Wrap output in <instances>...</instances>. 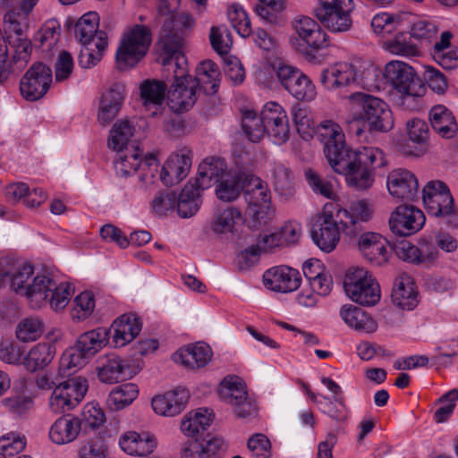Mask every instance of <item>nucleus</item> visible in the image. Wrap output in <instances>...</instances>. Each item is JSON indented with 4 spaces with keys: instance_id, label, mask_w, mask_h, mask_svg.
<instances>
[{
    "instance_id": "nucleus-24",
    "label": "nucleus",
    "mask_w": 458,
    "mask_h": 458,
    "mask_svg": "<svg viewBox=\"0 0 458 458\" xmlns=\"http://www.w3.org/2000/svg\"><path fill=\"white\" fill-rule=\"evenodd\" d=\"M124 99V86L115 82L100 97L98 121L102 125L110 123L117 115Z\"/></svg>"
},
{
    "instance_id": "nucleus-38",
    "label": "nucleus",
    "mask_w": 458,
    "mask_h": 458,
    "mask_svg": "<svg viewBox=\"0 0 458 458\" xmlns=\"http://www.w3.org/2000/svg\"><path fill=\"white\" fill-rule=\"evenodd\" d=\"M225 171L226 164L223 159L211 157L199 164L197 176L200 180L202 187L209 188L213 182H218L225 176Z\"/></svg>"
},
{
    "instance_id": "nucleus-45",
    "label": "nucleus",
    "mask_w": 458,
    "mask_h": 458,
    "mask_svg": "<svg viewBox=\"0 0 458 458\" xmlns=\"http://www.w3.org/2000/svg\"><path fill=\"white\" fill-rule=\"evenodd\" d=\"M211 420V413L208 410L199 409L184 416L181 423V430L187 437H194L200 431H204Z\"/></svg>"
},
{
    "instance_id": "nucleus-35",
    "label": "nucleus",
    "mask_w": 458,
    "mask_h": 458,
    "mask_svg": "<svg viewBox=\"0 0 458 458\" xmlns=\"http://www.w3.org/2000/svg\"><path fill=\"white\" fill-rule=\"evenodd\" d=\"M248 174L244 173H229L221 179L216 185V197L225 202H232L238 199L241 192L246 186L245 182L248 180Z\"/></svg>"
},
{
    "instance_id": "nucleus-64",
    "label": "nucleus",
    "mask_w": 458,
    "mask_h": 458,
    "mask_svg": "<svg viewBox=\"0 0 458 458\" xmlns=\"http://www.w3.org/2000/svg\"><path fill=\"white\" fill-rule=\"evenodd\" d=\"M438 29L437 25L427 20H419L411 28L410 34L413 38L430 42L437 37Z\"/></svg>"
},
{
    "instance_id": "nucleus-37",
    "label": "nucleus",
    "mask_w": 458,
    "mask_h": 458,
    "mask_svg": "<svg viewBox=\"0 0 458 458\" xmlns=\"http://www.w3.org/2000/svg\"><path fill=\"white\" fill-rule=\"evenodd\" d=\"M55 354V346L51 343H39L33 346L24 358L27 370L36 371L47 366Z\"/></svg>"
},
{
    "instance_id": "nucleus-10",
    "label": "nucleus",
    "mask_w": 458,
    "mask_h": 458,
    "mask_svg": "<svg viewBox=\"0 0 458 458\" xmlns=\"http://www.w3.org/2000/svg\"><path fill=\"white\" fill-rule=\"evenodd\" d=\"M276 77L280 85L294 98L300 101H312L317 96L316 87L311 80L300 69L286 64L274 65Z\"/></svg>"
},
{
    "instance_id": "nucleus-36",
    "label": "nucleus",
    "mask_w": 458,
    "mask_h": 458,
    "mask_svg": "<svg viewBox=\"0 0 458 458\" xmlns=\"http://www.w3.org/2000/svg\"><path fill=\"white\" fill-rule=\"evenodd\" d=\"M26 287L23 295L27 297L32 307L38 308L47 303L49 292L55 287V281L47 275L38 274Z\"/></svg>"
},
{
    "instance_id": "nucleus-5",
    "label": "nucleus",
    "mask_w": 458,
    "mask_h": 458,
    "mask_svg": "<svg viewBox=\"0 0 458 458\" xmlns=\"http://www.w3.org/2000/svg\"><path fill=\"white\" fill-rule=\"evenodd\" d=\"M151 42L152 33L148 26L134 24L129 27L116 51L119 67H134L147 55Z\"/></svg>"
},
{
    "instance_id": "nucleus-2",
    "label": "nucleus",
    "mask_w": 458,
    "mask_h": 458,
    "mask_svg": "<svg viewBox=\"0 0 458 458\" xmlns=\"http://www.w3.org/2000/svg\"><path fill=\"white\" fill-rule=\"evenodd\" d=\"M374 76L372 66L360 60L337 62L322 70L320 82L327 90L349 86L369 89L374 87Z\"/></svg>"
},
{
    "instance_id": "nucleus-60",
    "label": "nucleus",
    "mask_w": 458,
    "mask_h": 458,
    "mask_svg": "<svg viewBox=\"0 0 458 458\" xmlns=\"http://www.w3.org/2000/svg\"><path fill=\"white\" fill-rule=\"evenodd\" d=\"M25 446V437L15 433H9L0 437L1 453L6 458L13 457L14 454L21 453L24 450Z\"/></svg>"
},
{
    "instance_id": "nucleus-16",
    "label": "nucleus",
    "mask_w": 458,
    "mask_h": 458,
    "mask_svg": "<svg viewBox=\"0 0 458 458\" xmlns=\"http://www.w3.org/2000/svg\"><path fill=\"white\" fill-rule=\"evenodd\" d=\"M423 212L411 205H400L392 212L389 227L399 236H410L419 232L425 224Z\"/></svg>"
},
{
    "instance_id": "nucleus-41",
    "label": "nucleus",
    "mask_w": 458,
    "mask_h": 458,
    "mask_svg": "<svg viewBox=\"0 0 458 458\" xmlns=\"http://www.w3.org/2000/svg\"><path fill=\"white\" fill-rule=\"evenodd\" d=\"M412 38L411 34H396L393 38L384 42V48L393 55L404 57L420 56V47L412 41Z\"/></svg>"
},
{
    "instance_id": "nucleus-62",
    "label": "nucleus",
    "mask_w": 458,
    "mask_h": 458,
    "mask_svg": "<svg viewBox=\"0 0 458 458\" xmlns=\"http://www.w3.org/2000/svg\"><path fill=\"white\" fill-rule=\"evenodd\" d=\"M73 58L72 55L63 50L59 53L55 64V79L57 82L68 80L73 71Z\"/></svg>"
},
{
    "instance_id": "nucleus-50",
    "label": "nucleus",
    "mask_w": 458,
    "mask_h": 458,
    "mask_svg": "<svg viewBox=\"0 0 458 458\" xmlns=\"http://www.w3.org/2000/svg\"><path fill=\"white\" fill-rule=\"evenodd\" d=\"M166 86L159 81H145L140 86V96L144 105L160 106L165 98Z\"/></svg>"
},
{
    "instance_id": "nucleus-40",
    "label": "nucleus",
    "mask_w": 458,
    "mask_h": 458,
    "mask_svg": "<svg viewBox=\"0 0 458 458\" xmlns=\"http://www.w3.org/2000/svg\"><path fill=\"white\" fill-rule=\"evenodd\" d=\"M108 343V331L106 328L98 327L80 335L76 344L89 357L95 355Z\"/></svg>"
},
{
    "instance_id": "nucleus-25",
    "label": "nucleus",
    "mask_w": 458,
    "mask_h": 458,
    "mask_svg": "<svg viewBox=\"0 0 458 458\" xmlns=\"http://www.w3.org/2000/svg\"><path fill=\"white\" fill-rule=\"evenodd\" d=\"M129 369L130 366L126 360L114 353H110L100 358L97 367L98 377L101 382L114 384L128 378Z\"/></svg>"
},
{
    "instance_id": "nucleus-30",
    "label": "nucleus",
    "mask_w": 458,
    "mask_h": 458,
    "mask_svg": "<svg viewBox=\"0 0 458 458\" xmlns=\"http://www.w3.org/2000/svg\"><path fill=\"white\" fill-rule=\"evenodd\" d=\"M142 324L133 313H126L117 318L112 324L113 340L117 347L131 342L140 332Z\"/></svg>"
},
{
    "instance_id": "nucleus-46",
    "label": "nucleus",
    "mask_w": 458,
    "mask_h": 458,
    "mask_svg": "<svg viewBox=\"0 0 458 458\" xmlns=\"http://www.w3.org/2000/svg\"><path fill=\"white\" fill-rule=\"evenodd\" d=\"M242 219L241 211L233 207L218 209L212 223L214 233L221 234L233 233L235 225Z\"/></svg>"
},
{
    "instance_id": "nucleus-12",
    "label": "nucleus",
    "mask_w": 458,
    "mask_h": 458,
    "mask_svg": "<svg viewBox=\"0 0 458 458\" xmlns=\"http://www.w3.org/2000/svg\"><path fill=\"white\" fill-rule=\"evenodd\" d=\"M201 89L197 80L188 76L184 68L178 67L174 71V81L167 96L171 108L175 112L189 110L195 104L197 94Z\"/></svg>"
},
{
    "instance_id": "nucleus-53",
    "label": "nucleus",
    "mask_w": 458,
    "mask_h": 458,
    "mask_svg": "<svg viewBox=\"0 0 458 458\" xmlns=\"http://www.w3.org/2000/svg\"><path fill=\"white\" fill-rule=\"evenodd\" d=\"M57 386L76 405L82 401L88 391L87 380L81 377H70Z\"/></svg>"
},
{
    "instance_id": "nucleus-9",
    "label": "nucleus",
    "mask_w": 458,
    "mask_h": 458,
    "mask_svg": "<svg viewBox=\"0 0 458 458\" xmlns=\"http://www.w3.org/2000/svg\"><path fill=\"white\" fill-rule=\"evenodd\" d=\"M353 9L352 0H318L313 13L329 30L345 32L352 27L351 13Z\"/></svg>"
},
{
    "instance_id": "nucleus-39",
    "label": "nucleus",
    "mask_w": 458,
    "mask_h": 458,
    "mask_svg": "<svg viewBox=\"0 0 458 458\" xmlns=\"http://www.w3.org/2000/svg\"><path fill=\"white\" fill-rule=\"evenodd\" d=\"M135 384L127 383L114 387L107 396L106 405L111 411H120L130 405L138 396Z\"/></svg>"
},
{
    "instance_id": "nucleus-6",
    "label": "nucleus",
    "mask_w": 458,
    "mask_h": 458,
    "mask_svg": "<svg viewBox=\"0 0 458 458\" xmlns=\"http://www.w3.org/2000/svg\"><path fill=\"white\" fill-rule=\"evenodd\" d=\"M218 394L220 399L233 408L234 415L242 420L258 415V405L248 395L245 383L238 377L229 376L221 382Z\"/></svg>"
},
{
    "instance_id": "nucleus-55",
    "label": "nucleus",
    "mask_w": 458,
    "mask_h": 458,
    "mask_svg": "<svg viewBox=\"0 0 458 458\" xmlns=\"http://www.w3.org/2000/svg\"><path fill=\"white\" fill-rule=\"evenodd\" d=\"M89 358L76 344L74 347L64 352L60 360V369L63 370L73 369L75 371L84 367Z\"/></svg>"
},
{
    "instance_id": "nucleus-27",
    "label": "nucleus",
    "mask_w": 458,
    "mask_h": 458,
    "mask_svg": "<svg viewBox=\"0 0 458 458\" xmlns=\"http://www.w3.org/2000/svg\"><path fill=\"white\" fill-rule=\"evenodd\" d=\"M122 450L130 455L146 456L157 447V439L148 432L128 431L119 438Z\"/></svg>"
},
{
    "instance_id": "nucleus-33",
    "label": "nucleus",
    "mask_w": 458,
    "mask_h": 458,
    "mask_svg": "<svg viewBox=\"0 0 458 458\" xmlns=\"http://www.w3.org/2000/svg\"><path fill=\"white\" fill-rule=\"evenodd\" d=\"M81 428V420L77 417L63 416L57 419L49 429V437L56 445L74 441Z\"/></svg>"
},
{
    "instance_id": "nucleus-17",
    "label": "nucleus",
    "mask_w": 458,
    "mask_h": 458,
    "mask_svg": "<svg viewBox=\"0 0 458 458\" xmlns=\"http://www.w3.org/2000/svg\"><path fill=\"white\" fill-rule=\"evenodd\" d=\"M267 133L276 144H283L289 139L288 117L284 109L276 102L267 103L261 111Z\"/></svg>"
},
{
    "instance_id": "nucleus-23",
    "label": "nucleus",
    "mask_w": 458,
    "mask_h": 458,
    "mask_svg": "<svg viewBox=\"0 0 458 458\" xmlns=\"http://www.w3.org/2000/svg\"><path fill=\"white\" fill-rule=\"evenodd\" d=\"M356 240L357 246L362 256L376 266H382L388 260V250L386 240L378 233L372 232L360 233Z\"/></svg>"
},
{
    "instance_id": "nucleus-56",
    "label": "nucleus",
    "mask_w": 458,
    "mask_h": 458,
    "mask_svg": "<svg viewBox=\"0 0 458 458\" xmlns=\"http://www.w3.org/2000/svg\"><path fill=\"white\" fill-rule=\"evenodd\" d=\"M228 19L232 26L243 38L251 32L250 21L242 7L233 4L228 10Z\"/></svg>"
},
{
    "instance_id": "nucleus-29",
    "label": "nucleus",
    "mask_w": 458,
    "mask_h": 458,
    "mask_svg": "<svg viewBox=\"0 0 458 458\" xmlns=\"http://www.w3.org/2000/svg\"><path fill=\"white\" fill-rule=\"evenodd\" d=\"M433 131L441 138L453 139L458 132V124L453 112L444 105H436L428 113Z\"/></svg>"
},
{
    "instance_id": "nucleus-7",
    "label": "nucleus",
    "mask_w": 458,
    "mask_h": 458,
    "mask_svg": "<svg viewBox=\"0 0 458 458\" xmlns=\"http://www.w3.org/2000/svg\"><path fill=\"white\" fill-rule=\"evenodd\" d=\"M344 287L349 298L363 306H373L380 299L377 282L364 268L349 270L344 281Z\"/></svg>"
},
{
    "instance_id": "nucleus-19",
    "label": "nucleus",
    "mask_w": 458,
    "mask_h": 458,
    "mask_svg": "<svg viewBox=\"0 0 458 458\" xmlns=\"http://www.w3.org/2000/svg\"><path fill=\"white\" fill-rule=\"evenodd\" d=\"M372 214V209L364 200L353 202L350 210L345 208L338 209L336 217L342 225L343 233L349 239L355 238L363 228L360 222L368 221Z\"/></svg>"
},
{
    "instance_id": "nucleus-22",
    "label": "nucleus",
    "mask_w": 458,
    "mask_h": 458,
    "mask_svg": "<svg viewBox=\"0 0 458 458\" xmlns=\"http://www.w3.org/2000/svg\"><path fill=\"white\" fill-rule=\"evenodd\" d=\"M190 153L189 149L182 148L169 156L159 175L165 185L177 184L187 176L191 165Z\"/></svg>"
},
{
    "instance_id": "nucleus-26",
    "label": "nucleus",
    "mask_w": 458,
    "mask_h": 458,
    "mask_svg": "<svg viewBox=\"0 0 458 458\" xmlns=\"http://www.w3.org/2000/svg\"><path fill=\"white\" fill-rule=\"evenodd\" d=\"M189 400V392L184 388L168 391L152 399V407L156 413L163 416H175L181 413Z\"/></svg>"
},
{
    "instance_id": "nucleus-52",
    "label": "nucleus",
    "mask_w": 458,
    "mask_h": 458,
    "mask_svg": "<svg viewBox=\"0 0 458 458\" xmlns=\"http://www.w3.org/2000/svg\"><path fill=\"white\" fill-rule=\"evenodd\" d=\"M43 333V324L38 318H26L16 327L17 338L24 343L35 341Z\"/></svg>"
},
{
    "instance_id": "nucleus-57",
    "label": "nucleus",
    "mask_w": 458,
    "mask_h": 458,
    "mask_svg": "<svg viewBox=\"0 0 458 458\" xmlns=\"http://www.w3.org/2000/svg\"><path fill=\"white\" fill-rule=\"evenodd\" d=\"M72 294L73 290L69 284L62 283L57 285L55 283V287L49 292L50 298H47V302L55 310H59L67 306Z\"/></svg>"
},
{
    "instance_id": "nucleus-58",
    "label": "nucleus",
    "mask_w": 458,
    "mask_h": 458,
    "mask_svg": "<svg viewBox=\"0 0 458 458\" xmlns=\"http://www.w3.org/2000/svg\"><path fill=\"white\" fill-rule=\"evenodd\" d=\"M177 200V194L172 191L159 192L152 201V210L159 216H165L174 209Z\"/></svg>"
},
{
    "instance_id": "nucleus-43",
    "label": "nucleus",
    "mask_w": 458,
    "mask_h": 458,
    "mask_svg": "<svg viewBox=\"0 0 458 458\" xmlns=\"http://www.w3.org/2000/svg\"><path fill=\"white\" fill-rule=\"evenodd\" d=\"M3 280L10 281L11 288L19 294L23 295L27 285L30 284L31 279L35 277L34 268L30 264H22L13 269L1 273Z\"/></svg>"
},
{
    "instance_id": "nucleus-3",
    "label": "nucleus",
    "mask_w": 458,
    "mask_h": 458,
    "mask_svg": "<svg viewBox=\"0 0 458 458\" xmlns=\"http://www.w3.org/2000/svg\"><path fill=\"white\" fill-rule=\"evenodd\" d=\"M117 157L114 161V169L117 175L127 177L140 169L139 181L141 188H147L154 183L155 174L157 172V160L153 154L147 155L142 159L143 151L138 144L123 149H116Z\"/></svg>"
},
{
    "instance_id": "nucleus-54",
    "label": "nucleus",
    "mask_w": 458,
    "mask_h": 458,
    "mask_svg": "<svg viewBox=\"0 0 458 458\" xmlns=\"http://www.w3.org/2000/svg\"><path fill=\"white\" fill-rule=\"evenodd\" d=\"M209 38L212 48L218 55H224L230 51L233 39L231 32L225 27H212Z\"/></svg>"
},
{
    "instance_id": "nucleus-59",
    "label": "nucleus",
    "mask_w": 458,
    "mask_h": 458,
    "mask_svg": "<svg viewBox=\"0 0 458 458\" xmlns=\"http://www.w3.org/2000/svg\"><path fill=\"white\" fill-rule=\"evenodd\" d=\"M417 248L418 266L430 267L437 263L439 256V251L434 243L429 242L428 241L426 240H422L419 242Z\"/></svg>"
},
{
    "instance_id": "nucleus-1",
    "label": "nucleus",
    "mask_w": 458,
    "mask_h": 458,
    "mask_svg": "<svg viewBox=\"0 0 458 458\" xmlns=\"http://www.w3.org/2000/svg\"><path fill=\"white\" fill-rule=\"evenodd\" d=\"M385 165L383 152L372 147H364L360 150H351L331 167L345 177L347 184L358 191L370 188L374 182V171Z\"/></svg>"
},
{
    "instance_id": "nucleus-13",
    "label": "nucleus",
    "mask_w": 458,
    "mask_h": 458,
    "mask_svg": "<svg viewBox=\"0 0 458 458\" xmlns=\"http://www.w3.org/2000/svg\"><path fill=\"white\" fill-rule=\"evenodd\" d=\"M52 81L53 72L51 68L41 62H37L21 77L20 81L21 94L26 100H38L47 94Z\"/></svg>"
},
{
    "instance_id": "nucleus-20",
    "label": "nucleus",
    "mask_w": 458,
    "mask_h": 458,
    "mask_svg": "<svg viewBox=\"0 0 458 458\" xmlns=\"http://www.w3.org/2000/svg\"><path fill=\"white\" fill-rule=\"evenodd\" d=\"M98 18L96 13L84 14L75 24L74 34L83 46H94L99 52L107 47V36L98 31Z\"/></svg>"
},
{
    "instance_id": "nucleus-4",
    "label": "nucleus",
    "mask_w": 458,
    "mask_h": 458,
    "mask_svg": "<svg viewBox=\"0 0 458 458\" xmlns=\"http://www.w3.org/2000/svg\"><path fill=\"white\" fill-rule=\"evenodd\" d=\"M243 197L247 203V212L251 217L253 227L267 225L275 216L271 202V191L267 182L248 174Z\"/></svg>"
},
{
    "instance_id": "nucleus-47",
    "label": "nucleus",
    "mask_w": 458,
    "mask_h": 458,
    "mask_svg": "<svg viewBox=\"0 0 458 458\" xmlns=\"http://www.w3.org/2000/svg\"><path fill=\"white\" fill-rule=\"evenodd\" d=\"M198 85L206 92L215 93L216 91L217 84L216 82L219 74L217 66L211 60L202 61L196 68Z\"/></svg>"
},
{
    "instance_id": "nucleus-34",
    "label": "nucleus",
    "mask_w": 458,
    "mask_h": 458,
    "mask_svg": "<svg viewBox=\"0 0 458 458\" xmlns=\"http://www.w3.org/2000/svg\"><path fill=\"white\" fill-rule=\"evenodd\" d=\"M273 186L281 201L288 202L296 194L294 175L291 168L282 163H275L272 168Z\"/></svg>"
},
{
    "instance_id": "nucleus-28",
    "label": "nucleus",
    "mask_w": 458,
    "mask_h": 458,
    "mask_svg": "<svg viewBox=\"0 0 458 458\" xmlns=\"http://www.w3.org/2000/svg\"><path fill=\"white\" fill-rule=\"evenodd\" d=\"M339 315L346 326L361 334H372L377 329L374 318L361 308L352 304L341 307Z\"/></svg>"
},
{
    "instance_id": "nucleus-31",
    "label": "nucleus",
    "mask_w": 458,
    "mask_h": 458,
    "mask_svg": "<svg viewBox=\"0 0 458 458\" xmlns=\"http://www.w3.org/2000/svg\"><path fill=\"white\" fill-rule=\"evenodd\" d=\"M211 348L204 344L198 343L182 348L174 354V360L187 369L202 368L211 360Z\"/></svg>"
},
{
    "instance_id": "nucleus-11",
    "label": "nucleus",
    "mask_w": 458,
    "mask_h": 458,
    "mask_svg": "<svg viewBox=\"0 0 458 458\" xmlns=\"http://www.w3.org/2000/svg\"><path fill=\"white\" fill-rule=\"evenodd\" d=\"M385 77L403 96L404 101L422 96L424 88L415 80L413 68L402 61H391L385 67Z\"/></svg>"
},
{
    "instance_id": "nucleus-49",
    "label": "nucleus",
    "mask_w": 458,
    "mask_h": 458,
    "mask_svg": "<svg viewBox=\"0 0 458 458\" xmlns=\"http://www.w3.org/2000/svg\"><path fill=\"white\" fill-rule=\"evenodd\" d=\"M304 176L310 188L316 194H319L327 199H335L336 193L333 184L323 178L318 172L311 168L304 171Z\"/></svg>"
},
{
    "instance_id": "nucleus-8",
    "label": "nucleus",
    "mask_w": 458,
    "mask_h": 458,
    "mask_svg": "<svg viewBox=\"0 0 458 458\" xmlns=\"http://www.w3.org/2000/svg\"><path fill=\"white\" fill-rule=\"evenodd\" d=\"M349 98L360 108V117L365 120L370 131H387L394 126L392 112L386 102L378 98L355 92Z\"/></svg>"
},
{
    "instance_id": "nucleus-14",
    "label": "nucleus",
    "mask_w": 458,
    "mask_h": 458,
    "mask_svg": "<svg viewBox=\"0 0 458 458\" xmlns=\"http://www.w3.org/2000/svg\"><path fill=\"white\" fill-rule=\"evenodd\" d=\"M342 225L331 213L323 211L317 215L311 225V238L323 251L334 250L340 240Z\"/></svg>"
},
{
    "instance_id": "nucleus-61",
    "label": "nucleus",
    "mask_w": 458,
    "mask_h": 458,
    "mask_svg": "<svg viewBox=\"0 0 458 458\" xmlns=\"http://www.w3.org/2000/svg\"><path fill=\"white\" fill-rule=\"evenodd\" d=\"M424 80L428 88L438 95L445 93L448 84L445 75L438 69L427 66L424 72Z\"/></svg>"
},
{
    "instance_id": "nucleus-15",
    "label": "nucleus",
    "mask_w": 458,
    "mask_h": 458,
    "mask_svg": "<svg viewBox=\"0 0 458 458\" xmlns=\"http://www.w3.org/2000/svg\"><path fill=\"white\" fill-rule=\"evenodd\" d=\"M317 137L324 145V153L330 165L352 150L345 145L342 128L332 120L323 121L318 125Z\"/></svg>"
},
{
    "instance_id": "nucleus-51",
    "label": "nucleus",
    "mask_w": 458,
    "mask_h": 458,
    "mask_svg": "<svg viewBox=\"0 0 458 458\" xmlns=\"http://www.w3.org/2000/svg\"><path fill=\"white\" fill-rule=\"evenodd\" d=\"M432 200H426V208L428 213L435 216H450L454 209V199L446 189L441 194L435 195Z\"/></svg>"
},
{
    "instance_id": "nucleus-32",
    "label": "nucleus",
    "mask_w": 458,
    "mask_h": 458,
    "mask_svg": "<svg viewBox=\"0 0 458 458\" xmlns=\"http://www.w3.org/2000/svg\"><path fill=\"white\" fill-rule=\"evenodd\" d=\"M391 299L394 305L402 310H411L418 305V292L410 276L401 275L395 280Z\"/></svg>"
},
{
    "instance_id": "nucleus-63",
    "label": "nucleus",
    "mask_w": 458,
    "mask_h": 458,
    "mask_svg": "<svg viewBox=\"0 0 458 458\" xmlns=\"http://www.w3.org/2000/svg\"><path fill=\"white\" fill-rule=\"evenodd\" d=\"M247 445L254 458L271 457V443L264 434L253 435L249 438Z\"/></svg>"
},
{
    "instance_id": "nucleus-21",
    "label": "nucleus",
    "mask_w": 458,
    "mask_h": 458,
    "mask_svg": "<svg viewBox=\"0 0 458 458\" xmlns=\"http://www.w3.org/2000/svg\"><path fill=\"white\" fill-rule=\"evenodd\" d=\"M267 288L279 293H291L299 288L301 277L298 270L287 266L274 267L263 275Z\"/></svg>"
},
{
    "instance_id": "nucleus-44",
    "label": "nucleus",
    "mask_w": 458,
    "mask_h": 458,
    "mask_svg": "<svg viewBox=\"0 0 458 458\" xmlns=\"http://www.w3.org/2000/svg\"><path fill=\"white\" fill-rule=\"evenodd\" d=\"M134 133V127L128 120H122L115 123L110 131L108 147L114 150L131 148V144H137L131 140Z\"/></svg>"
},
{
    "instance_id": "nucleus-48",
    "label": "nucleus",
    "mask_w": 458,
    "mask_h": 458,
    "mask_svg": "<svg viewBox=\"0 0 458 458\" xmlns=\"http://www.w3.org/2000/svg\"><path fill=\"white\" fill-rule=\"evenodd\" d=\"M242 127L246 136L251 142H259L267 132L262 115L259 116L252 110L242 112Z\"/></svg>"
},
{
    "instance_id": "nucleus-18",
    "label": "nucleus",
    "mask_w": 458,
    "mask_h": 458,
    "mask_svg": "<svg viewBox=\"0 0 458 458\" xmlns=\"http://www.w3.org/2000/svg\"><path fill=\"white\" fill-rule=\"evenodd\" d=\"M389 193L402 200H414L419 193V182L416 175L404 168L392 170L387 175Z\"/></svg>"
},
{
    "instance_id": "nucleus-42",
    "label": "nucleus",
    "mask_w": 458,
    "mask_h": 458,
    "mask_svg": "<svg viewBox=\"0 0 458 458\" xmlns=\"http://www.w3.org/2000/svg\"><path fill=\"white\" fill-rule=\"evenodd\" d=\"M171 23L172 21H170L165 24L159 37V44L165 53L174 55L175 64L178 68L181 67L180 61L184 59L182 48L185 41L183 37L170 30Z\"/></svg>"
}]
</instances>
